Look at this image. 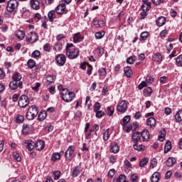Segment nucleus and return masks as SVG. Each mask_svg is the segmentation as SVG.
<instances>
[{
  "instance_id": "1",
  "label": "nucleus",
  "mask_w": 182,
  "mask_h": 182,
  "mask_svg": "<svg viewBox=\"0 0 182 182\" xmlns=\"http://www.w3.org/2000/svg\"><path fill=\"white\" fill-rule=\"evenodd\" d=\"M39 113V109L36 105L31 106L26 114L27 120H34Z\"/></svg>"
},
{
  "instance_id": "2",
  "label": "nucleus",
  "mask_w": 182,
  "mask_h": 182,
  "mask_svg": "<svg viewBox=\"0 0 182 182\" xmlns=\"http://www.w3.org/2000/svg\"><path fill=\"white\" fill-rule=\"evenodd\" d=\"M61 97L64 102L66 103H69V102H72L75 99V96L76 95L73 92L69 91L68 89H63L60 92Z\"/></svg>"
},
{
  "instance_id": "3",
  "label": "nucleus",
  "mask_w": 182,
  "mask_h": 182,
  "mask_svg": "<svg viewBox=\"0 0 182 182\" xmlns=\"http://www.w3.org/2000/svg\"><path fill=\"white\" fill-rule=\"evenodd\" d=\"M18 5H19V2H18V0L9 1L6 4L7 12H9V14H12V12H15V11H16V9H18Z\"/></svg>"
},
{
  "instance_id": "4",
  "label": "nucleus",
  "mask_w": 182,
  "mask_h": 182,
  "mask_svg": "<svg viewBox=\"0 0 182 182\" xmlns=\"http://www.w3.org/2000/svg\"><path fill=\"white\" fill-rule=\"evenodd\" d=\"M76 156V154L75 153V146H70L65 153V160L67 161H70L72 159Z\"/></svg>"
},
{
  "instance_id": "5",
  "label": "nucleus",
  "mask_w": 182,
  "mask_h": 182,
  "mask_svg": "<svg viewBox=\"0 0 182 182\" xmlns=\"http://www.w3.org/2000/svg\"><path fill=\"white\" fill-rule=\"evenodd\" d=\"M28 105H29V98L26 95H22L18 100V105L19 107L25 109Z\"/></svg>"
},
{
  "instance_id": "6",
  "label": "nucleus",
  "mask_w": 182,
  "mask_h": 182,
  "mask_svg": "<svg viewBox=\"0 0 182 182\" xmlns=\"http://www.w3.org/2000/svg\"><path fill=\"white\" fill-rule=\"evenodd\" d=\"M66 56L68 59H76L79 56V49L73 48V50H68L66 51Z\"/></svg>"
},
{
  "instance_id": "7",
  "label": "nucleus",
  "mask_w": 182,
  "mask_h": 182,
  "mask_svg": "<svg viewBox=\"0 0 182 182\" xmlns=\"http://www.w3.org/2000/svg\"><path fill=\"white\" fill-rule=\"evenodd\" d=\"M117 110L119 113H126V112H127V104L125 100H122L118 103Z\"/></svg>"
},
{
  "instance_id": "8",
  "label": "nucleus",
  "mask_w": 182,
  "mask_h": 182,
  "mask_svg": "<svg viewBox=\"0 0 182 182\" xmlns=\"http://www.w3.org/2000/svg\"><path fill=\"white\" fill-rule=\"evenodd\" d=\"M58 66H63L66 63V56L64 54H58L55 57Z\"/></svg>"
},
{
  "instance_id": "9",
  "label": "nucleus",
  "mask_w": 182,
  "mask_h": 182,
  "mask_svg": "<svg viewBox=\"0 0 182 182\" xmlns=\"http://www.w3.org/2000/svg\"><path fill=\"white\" fill-rule=\"evenodd\" d=\"M153 82H154V78H153V77L151 76L148 75L146 76V80L142 81L141 83L138 85V89L139 90H141L143 87H146V86H147L148 83H153Z\"/></svg>"
},
{
  "instance_id": "10",
  "label": "nucleus",
  "mask_w": 182,
  "mask_h": 182,
  "mask_svg": "<svg viewBox=\"0 0 182 182\" xmlns=\"http://www.w3.org/2000/svg\"><path fill=\"white\" fill-rule=\"evenodd\" d=\"M38 41V34L35 31H31L27 35L26 42H31V43H35Z\"/></svg>"
},
{
  "instance_id": "11",
  "label": "nucleus",
  "mask_w": 182,
  "mask_h": 182,
  "mask_svg": "<svg viewBox=\"0 0 182 182\" xmlns=\"http://www.w3.org/2000/svg\"><path fill=\"white\" fill-rule=\"evenodd\" d=\"M151 9V6L147 5V4H142L141 5V10L142 12H141V18L142 19H146V16H147L149 11Z\"/></svg>"
},
{
  "instance_id": "12",
  "label": "nucleus",
  "mask_w": 182,
  "mask_h": 182,
  "mask_svg": "<svg viewBox=\"0 0 182 182\" xmlns=\"http://www.w3.org/2000/svg\"><path fill=\"white\" fill-rule=\"evenodd\" d=\"M22 85H23L22 82L11 81L9 83V87L11 90H16L18 87H22Z\"/></svg>"
},
{
  "instance_id": "13",
  "label": "nucleus",
  "mask_w": 182,
  "mask_h": 182,
  "mask_svg": "<svg viewBox=\"0 0 182 182\" xmlns=\"http://www.w3.org/2000/svg\"><path fill=\"white\" fill-rule=\"evenodd\" d=\"M83 171V168H82V166L78 165L77 166H75L72 172V176L73 177H77V176H79V174H80V172Z\"/></svg>"
},
{
  "instance_id": "14",
  "label": "nucleus",
  "mask_w": 182,
  "mask_h": 182,
  "mask_svg": "<svg viewBox=\"0 0 182 182\" xmlns=\"http://www.w3.org/2000/svg\"><path fill=\"white\" fill-rule=\"evenodd\" d=\"M66 10V5L65 4H59L55 8V12L58 15H62L65 14V11Z\"/></svg>"
},
{
  "instance_id": "15",
  "label": "nucleus",
  "mask_w": 182,
  "mask_h": 182,
  "mask_svg": "<svg viewBox=\"0 0 182 182\" xmlns=\"http://www.w3.org/2000/svg\"><path fill=\"white\" fill-rule=\"evenodd\" d=\"M141 136L142 137L143 141H149L150 139V133L149 130L144 129L141 132H140Z\"/></svg>"
},
{
  "instance_id": "16",
  "label": "nucleus",
  "mask_w": 182,
  "mask_h": 182,
  "mask_svg": "<svg viewBox=\"0 0 182 182\" xmlns=\"http://www.w3.org/2000/svg\"><path fill=\"white\" fill-rule=\"evenodd\" d=\"M34 147L38 150V151H41V150H43L45 147V141L43 140H38L34 144Z\"/></svg>"
},
{
  "instance_id": "17",
  "label": "nucleus",
  "mask_w": 182,
  "mask_h": 182,
  "mask_svg": "<svg viewBox=\"0 0 182 182\" xmlns=\"http://www.w3.org/2000/svg\"><path fill=\"white\" fill-rule=\"evenodd\" d=\"M141 139V134H140V132H134L132 134V139L135 144H137L139 143V141Z\"/></svg>"
},
{
  "instance_id": "18",
  "label": "nucleus",
  "mask_w": 182,
  "mask_h": 182,
  "mask_svg": "<svg viewBox=\"0 0 182 182\" xmlns=\"http://www.w3.org/2000/svg\"><path fill=\"white\" fill-rule=\"evenodd\" d=\"M146 124L147 126H149L151 129L153 127H156V119H154V117L148 118L146 120Z\"/></svg>"
},
{
  "instance_id": "19",
  "label": "nucleus",
  "mask_w": 182,
  "mask_h": 182,
  "mask_svg": "<svg viewBox=\"0 0 182 182\" xmlns=\"http://www.w3.org/2000/svg\"><path fill=\"white\" fill-rule=\"evenodd\" d=\"M25 143L28 151H32L33 149H35V142H33V141L27 140Z\"/></svg>"
},
{
  "instance_id": "20",
  "label": "nucleus",
  "mask_w": 182,
  "mask_h": 182,
  "mask_svg": "<svg viewBox=\"0 0 182 182\" xmlns=\"http://www.w3.org/2000/svg\"><path fill=\"white\" fill-rule=\"evenodd\" d=\"M177 163V160L174 157H169L166 161V166L167 167H173L174 164Z\"/></svg>"
},
{
  "instance_id": "21",
  "label": "nucleus",
  "mask_w": 182,
  "mask_h": 182,
  "mask_svg": "<svg viewBox=\"0 0 182 182\" xmlns=\"http://www.w3.org/2000/svg\"><path fill=\"white\" fill-rule=\"evenodd\" d=\"M156 23L157 26H163L164 25H166V17H159L158 19H156Z\"/></svg>"
},
{
  "instance_id": "22",
  "label": "nucleus",
  "mask_w": 182,
  "mask_h": 182,
  "mask_svg": "<svg viewBox=\"0 0 182 182\" xmlns=\"http://www.w3.org/2000/svg\"><path fill=\"white\" fill-rule=\"evenodd\" d=\"M119 150H120V148L119 147V145H117V143L113 142L111 144L110 151H112V153H114L116 154V153H119Z\"/></svg>"
},
{
  "instance_id": "23",
  "label": "nucleus",
  "mask_w": 182,
  "mask_h": 182,
  "mask_svg": "<svg viewBox=\"0 0 182 182\" xmlns=\"http://www.w3.org/2000/svg\"><path fill=\"white\" fill-rule=\"evenodd\" d=\"M83 41V38L80 35V33H77L73 36V42L74 43H79V42H82Z\"/></svg>"
},
{
  "instance_id": "24",
  "label": "nucleus",
  "mask_w": 182,
  "mask_h": 182,
  "mask_svg": "<svg viewBox=\"0 0 182 182\" xmlns=\"http://www.w3.org/2000/svg\"><path fill=\"white\" fill-rule=\"evenodd\" d=\"M31 6L33 8V9H35L36 11H38L40 8L39 1L37 0H31Z\"/></svg>"
},
{
  "instance_id": "25",
  "label": "nucleus",
  "mask_w": 182,
  "mask_h": 182,
  "mask_svg": "<svg viewBox=\"0 0 182 182\" xmlns=\"http://www.w3.org/2000/svg\"><path fill=\"white\" fill-rule=\"evenodd\" d=\"M47 117H48V113L46 112V111H41L38 114V119L39 122H43V120H45V119H46Z\"/></svg>"
},
{
  "instance_id": "26",
  "label": "nucleus",
  "mask_w": 182,
  "mask_h": 182,
  "mask_svg": "<svg viewBox=\"0 0 182 182\" xmlns=\"http://www.w3.org/2000/svg\"><path fill=\"white\" fill-rule=\"evenodd\" d=\"M151 182H159L160 181V173L154 172L151 178Z\"/></svg>"
},
{
  "instance_id": "27",
  "label": "nucleus",
  "mask_w": 182,
  "mask_h": 182,
  "mask_svg": "<svg viewBox=\"0 0 182 182\" xmlns=\"http://www.w3.org/2000/svg\"><path fill=\"white\" fill-rule=\"evenodd\" d=\"M152 59L154 62H161L163 60V57L160 53H156L154 54Z\"/></svg>"
},
{
  "instance_id": "28",
  "label": "nucleus",
  "mask_w": 182,
  "mask_h": 182,
  "mask_svg": "<svg viewBox=\"0 0 182 182\" xmlns=\"http://www.w3.org/2000/svg\"><path fill=\"white\" fill-rule=\"evenodd\" d=\"M31 127H32V125H30L28 124H23L22 132L24 134H28V133H29V132L31 131Z\"/></svg>"
},
{
  "instance_id": "29",
  "label": "nucleus",
  "mask_w": 182,
  "mask_h": 182,
  "mask_svg": "<svg viewBox=\"0 0 182 182\" xmlns=\"http://www.w3.org/2000/svg\"><path fill=\"white\" fill-rule=\"evenodd\" d=\"M151 93H153V90H151V87H148L144 89V95L146 97H150V96H151Z\"/></svg>"
},
{
  "instance_id": "30",
  "label": "nucleus",
  "mask_w": 182,
  "mask_h": 182,
  "mask_svg": "<svg viewBox=\"0 0 182 182\" xmlns=\"http://www.w3.org/2000/svg\"><path fill=\"white\" fill-rule=\"evenodd\" d=\"M21 79H22V76L21 75V74L19 73H15L13 75V82H17L19 83V82H21Z\"/></svg>"
},
{
  "instance_id": "31",
  "label": "nucleus",
  "mask_w": 182,
  "mask_h": 182,
  "mask_svg": "<svg viewBox=\"0 0 182 182\" xmlns=\"http://www.w3.org/2000/svg\"><path fill=\"white\" fill-rule=\"evenodd\" d=\"M175 120L178 123L182 122V109L178 111V112L175 114Z\"/></svg>"
},
{
  "instance_id": "32",
  "label": "nucleus",
  "mask_w": 182,
  "mask_h": 182,
  "mask_svg": "<svg viewBox=\"0 0 182 182\" xmlns=\"http://www.w3.org/2000/svg\"><path fill=\"white\" fill-rule=\"evenodd\" d=\"M129 122H130V115H127L120 121V124L126 126Z\"/></svg>"
},
{
  "instance_id": "33",
  "label": "nucleus",
  "mask_w": 182,
  "mask_h": 182,
  "mask_svg": "<svg viewBox=\"0 0 182 182\" xmlns=\"http://www.w3.org/2000/svg\"><path fill=\"white\" fill-rule=\"evenodd\" d=\"M106 113L107 116H109L110 117L114 114V107H107L106 109Z\"/></svg>"
},
{
  "instance_id": "34",
  "label": "nucleus",
  "mask_w": 182,
  "mask_h": 182,
  "mask_svg": "<svg viewBox=\"0 0 182 182\" xmlns=\"http://www.w3.org/2000/svg\"><path fill=\"white\" fill-rule=\"evenodd\" d=\"M56 17V14L55 11H50L48 14V21L50 22H53V18Z\"/></svg>"
},
{
  "instance_id": "35",
  "label": "nucleus",
  "mask_w": 182,
  "mask_h": 182,
  "mask_svg": "<svg viewBox=\"0 0 182 182\" xmlns=\"http://www.w3.org/2000/svg\"><path fill=\"white\" fill-rule=\"evenodd\" d=\"M147 38H149V32L144 31L141 33L139 41L141 42V41H147Z\"/></svg>"
},
{
  "instance_id": "36",
  "label": "nucleus",
  "mask_w": 182,
  "mask_h": 182,
  "mask_svg": "<svg viewBox=\"0 0 182 182\" xmlns=\"http://www.w3.org/2000/svg\"><path fill=\"white\" fill-rule=\"evenodd\" d=\"M124 73H125L127 77H130V76H132V75L133 74V73L132 71V68H130V67L124 68Z\"/></svg>"
},
{
  "instance_id": "37",
  "label": "nucleus",
  "mask_w": 182,
  "mask_h": 182,
  "mask_svg": "<svg viewBox=\"0 0 182 182\" xmlns=\"http://www.w3.org/2000/svg\"><path fill=\"white\" fill-rule=\"evenodd\" d=\"M126 181V175L121 174L119 178H114L113 182H125Z\"/></svg>"
},
{
  "instance_id": "38",
  "label": "nucleus",
  "mask_w": 182,
  "mask_h": 182,
  "mask_svg": "<svg viewBox=\"0 0 182 182\" xmlns=\"http://www.w3.org/2000/svg\"><path fill=\"white\" fill-rule=\"evenodd\" d=\"M171 150V142L169 141H166L164 146V153L166 154Z\"/></svg>"
},
{
  "instance_id": "39",
  "label": "nucleus",
  "mask_w": 182,
  "mask_h": 182,
  "mask_svg": "<svg viewBox=\"0 0 182 182\" xmlns=\"http://www.w3.org/2000/svg\"><path fill=\"white\" fill-rule=\"evenodd\" d=\"M136 59L137 57H136L135 55L130 56L127 59V63H129V65H133L136 62Z\"/></svg>"
},
{
  "instance_id": "40",
  "label": "nucleus",
  "mask_w": 182,
  "mask_h": 182,
  "mask_svg": "<svg viewBox=\"0 0 182 182\" xmlns=\"http://www.w3.org/2000/svg\"><path fill=\"white\" fill-rule=\"evenodd\" d=\"M27 65L30 69H33L34 66L36 65V62L33 59H30L27 62Z\"/></svg>"
},
{
  "instance_id": "41",
  "label": "nucleus",
  "mask_w": 182,
  "mask_h": 182,
  "mask_svg": "<svg viewBox=\"0 0 182 182\" xmlns=\"http://www.w3.org/2000/svg\"><path fill=\"white\" fill-rule=\"evenodd\" d=\"M60 159V154L58 152L53 154L51 156L52 161H56V160Z\"/></svg>"
},
{
  "instance_id": "42",
  "label": "nucleus",
  "mask_w": 182,
  "mask_h": 182,
  "mask_svg": "<svg viewBox=\"0 0 182 182\" xmlns=\"http://www.w3.org/2000/svg\"><path fill=\"white\" fill-rule=\"evenodd\" d=\"M104 116H106V113L101 110L97 111L95 114V117H97V119H102Z\"/></svg>"
},
{
  "instance_id": "43",
  "label": "nucleus",
  "mask_w": 182,
  "mask_h": 182,
  "mask_svg": "<svg viewBox=\"0 0 182 182\" xmlns=\"http://www.w3.org/2000/svg\"><path fill=\"white\" fill-rule=\"evenodd\" d=\"M147 163H149V158L145 157L141 161H140L139 167H141V168L144 167V166H146V164H147Z\"/></svg>"
},
{
  "instance_id": "44",
  "label": "nucleus",
  "mask_w": 182,
  "mask_h": 182,
  "mask_svg": "<svg viewBox=\"0 0 182 182\" xmlns=\"http://www.w3.org/2000/svg\"><path fill=\"white\" fill-rule=\"evenodd\" d=\"M150 167H151V168H154L155 167H157V159L156 158H154L151 160Z\"/></svg>"
},
{
  "instance_id": "45",
  "label": "nucleus",
  "mask_w": 182,
  "mask_h": 182,
  "mask_svg": "<svg viewBox=\"0 0 182 182\" xmlns=\"http://www.w3.org/2000/svg\"><path fill=\"white\" fill-rule=\"evenodd\" d=\"M176 63L177 66H178L179 68H181V66H182V55L177 57Z\"/></svg>"
},
{
  "instance_id": "46",
  "label": "nucleus",
  "mask_w": 182,
  "mask_h": 182,
  "mask_svg": "<svg viewBox=\"0 0 182 182\" xmlns=\"http://www.w3.org/2000/svg\"><path fill=\"white\" fill-rule=\"evenodd\" d=\"M102 107L100 106V102H95L94 105V112L96 113L99 111H100V108Z\"/></svg>"
},
{
  "instance_id": "47",
  "label": "nucleus",
  "mask_w": 182,
  "mask_h": 182,
  "mask_svg": "<svg viewBox=\"0 0 182 182\" xmlns=\"http://www.w3.org/2000/svg\"><path fill=\"white\" fill-rule=\"evenodd\" d=\"M23 120H25V117L22 115H18L16 118V123H23Z\"/></svg>"
},
{
  "instance_id": "48",
  "label": "nucleus",
  "mask_w": 182,
  "mask_h": 182,
  "mask_svg": "<svg viewBox=\"0 0 182 182\" xmlns=\"http://www.w3.org/2000/svg\"><path fill=\"white\" fill-rule=\"evenodd\" d=\"M134 150H137L138 151H141L143 149H144V146L143 145H137V144H134L133 146Z\"/></svg>"
},
{
  "instance_id": "49",
  "label": "nucleus",
  "mask_w": 182,
  "mask_h": 182,
  "mask_svg": "<svg viewBox=\"0 0 182 182\" xmlns=\"http://www.w3.org/2000/svg\"><path fill=\"white\" fill-rule=\"evenodd\" d=\"M13 156L16 161H21L22 160L21 155L18 152H14Z\"/></svg>"
},
{
  "instance_id": "50",
  "label": "nucleus",
  "mask_w": 182,
  "mask_h": 182,
  "mask_svg": "<svg viewBox=\"0 0 182 182\" xmlns=\"http://www.w3.org/2000/svg\"><path fill=\"white\" fill-rule=\"evenodd\" d=\"M131 127V131L132 132H135V130L139 127V123L137 122L132 123V124L129 125Z\"/></svg>"
},
{
  "instance_id": "51",
  "label": "nucleus",
  "mask_w": 182,
  "mask_h": 182,
  "mask_svg": "<svg viewBox=\"0 0 182 182\" xmlns=\"http://www.w3.org/2000/svg\"><path fill=\"white\" fill-rule=\"evenodd\" d=\"M130 181H132V182H138L139 181V176H137V174H136V173L132 174L130 177Z\"/></svg>"
},
{
  "instance_id": "52",
  "label": "nucleus",
  "mask_w": 182,
  "mask_h": 182,
  "mask_svg": "<svg viewBox=\"0 0 182 182\" xmlns=\"http://www.w3.org/2000/svg\"><path fill=\"white\" fill-rule=\"evenodd\" d=\"M105 36V31L97 32L95 33L96 39H102Z\"/></svg>"
},
{
  "instance_id": "53",
  "label": "nucleus",
  "mask_w": 182,
  "mask_h": 182,
  "mask_svg": "<svg viewBox=\"0 0 182 182\" xmlns=\"http://www.w3.org/2000/svg\"><path fill=\"white\" fill-rule=\"evenodd\" d=\"M99 73L100 76L103 77V76H106V68H101L99 69Z\"/></svg>"
},
{
  "instance_id": "54",
  "label": "nucleus",
  "mask_w": 182,
  "mask_h": 182,
  "mask_svg": "<svg viewBox=\"0 0 182 182\" xmlns=\"http://www.w3.org/2000/svg\"><path fill=\"white\" fill-rule=\"evenodd\" d=\"M53 175H54V180H59V178H60V171H55L53 172Z\"/></svg>"
},
{
  "instance_id": "55",
  "label": "nucleus",
  "mask_w": 182,
  "mask_h": 182,
  "mask_svg": "<svg viewBox=\"0 0 182 182\" xmlns=\"http://www.w3.org/2000/svg\"><path fill=\"white\" fill-rule=\"evenodd\" d=\"M152 3L156 6H159V5L164 3V0H152Z\"/></svg>"
},
{
  "instance_id": "56",
  "label": "nucleus",
  "mask_w": 182,
  "mask_h": 182,
  "mask_svg": "<svg viewBox=\"0 0 182 182\" xmlns=\"http://www.w3.org/2000/svg\"><path fill=\"white\" fill-rule=\"evenodd\" d=\"M114 174H116V170L110 169L108 172V177H110V178H113Z\"/></svg>"
},
{
  "instance_id": "57",
  "label": "nucleus",
  "mask_w": 182,
  "mask_h": 182,
  "mask_svg": "<svg viewBox=\"0 0 182 182\" xmlns=\"http://www.w3.org/2000/svg\"><path fill=\"white\" fill-rule=\"evenodd\" d=\"M47 82H48V85H52L55 82V79L53 75H48L47 77Z\"/></svg>"
},
{
  "instance_id": "58",
  "label": "nucleus",
  "mask_w": 182,
  "mask_h": 182,
  "mask_svg": "<svg viewBox=\"0 0 182 182\" xmlns=\"http://www.w3.org/2000/svg\"><path fill=\"white\" fill-rule=\"evenodd\" d=\"M87 75L90 76V75H92V71L93 70V67L90 64H87Z\"/></svg>"
},
{
  "instance_id": "59",
  "label": "nucleus",
  "mask_w": 182,
  "mask_h": 182,
  "mask_svg": "<svg viewBox=\"0 0 182 182\" xmlns=\"http://www.w3.org/2000/svg\"><path fill=\"white\" fill-rule=\"evenodd\" d=\"M41 56V51L36 50L32 53V58H39Z\"/></svg>"
},
{
  "instance_id": "60",
  "label": "nucleus",
  "mask_w": 182,
  "mask_h": 182,
  "mask_svg": "<svg viewBox=\"0 0 182 182\" xmlns=\"http://www.w3.org/2000/svg\"><path fill=\"white\" fill-rule=\"evenodd\" d=\"M103 139L104 140H109V129L106 130V132L103 134Z\"/></svg>"
},
{
  "instance_id": "61",
  "label": "nucleus",
  "mask_w": 182,
  "mask_h": 182,
  "mask_svg": "<svg viewBox=\"0 0 182 182\" xmlns=\"http://www.w3.org/2000/svg\"><path fill=\"white\" fill-rule=\"evenodd\" d=\"M96 52H97L98 56H102V55H103V53H105V49L98 48V49H97Z\"/></svg>"
},
{
  "instance_id": "62",
  "label": "nucleus",
  "mask_w": 182,
  "mask_h": 182,
  "mask_svg": "<svg viewBox=\"0 0 182 182\" xmlns=\"http://www.w3.org/2000/svg\"><path fill=\"white\" fill-rule=\"evenodd\" d=\"M39 87H41V83L37 82L36 84V86L31 87V89L32 90H35V92H38V90H39Z\"/></svg>"
},
{
  "instance_id": "63",
  "label": "nucleus",
  "mask_w": 182,
  "mask_h": 182,
  "mask_svg": "<svg viewBox=\"0 0 182 182\" xmlns=\"http://www.w3.org/2000/svg\"><path fill=\"white\" fill-rule=\"evenodd\" d=\"M43 50L46 52H50V46H49V43H46L43 46Z\"/></svg>"
},
{
  "instance_id": "64",
  "label": "nucleus",
  "mask_w": 182,
  "mask_h": 182,
  "mask_svg": "<svg viewBox=\"0 0 182 182\" xmlns=\"http://www.w3.org/2000/svg\"><path fill=\"white\" fill-rule=\"evenodd\" d=\"M116 156L111 155L109 157V161L112 164H114L116 163Z\"/></svg>"
}]
</instances>
